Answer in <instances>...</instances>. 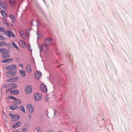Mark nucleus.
<instances>
[{
	"mask_svg": "<svg viewBox=\"0 0 132 132\" xmlns=\"http://www.w3.org/2000/svg\"><path fill=\"white\" fill-rule=\"evenodd\" d=\"M48 45L45 44H43L42 45H38V48L40 49L39 52L43 51L45 54H47L50 51V50L48 47Z\"/></svg>",
	"mask_w": 132,
	"mask_h": 132,
	"instance_id": "obj_1",
	"label": "nucleus"
},
{
	"mask_svg": "<svg viewBox=\"0 0 132 132\" xmlns=\"http://www.w3.org/2000/svg\"><path fill=\"white\" fill-rule=\"evenodd\" d=\"M3 34L4 35H6L9 37H10L11 36L13 37L15 36L14 34L13 33V31L10 30L8 31H3Z\"/></svg>",
	"mask_w": 132,
	"mask_h": 132,
	"instance_id": "obj_2",
	"label": "nucleus"
},
{
	"mask_svg": "<svg viewBox=\"0 0 132 132\" xmlns=\"http://www.w3.org/2000/svg\"><path fill=\"white\" fill-rule=\"evenodd\" d=\"M16 69V67L15 65H10L7 66L5 68V69L9 71L12 70Z\"/></svg>",
	"mask_w": 132,
	"mask_h": 132,
	"instance_id": "obj_3",
	"label": "nucleus"
},
{
	"mask_svg": "<svg viewBox=\"0 0 132 132\" xmlns=\"http://www.w3.org/2000/svg\"><path fill=\"white\" fill-rule=\"evenodd\" d=\"M44 40L45 44L49 46L52 43V42L53 41V40L51 38H45Z\"/></svg>",
	"mask_w": 132,
	"mask_h": 132,
	"instance_id": "obj_4",
	"label": "nucleus"
},
{
	"mask_svg": "<svg viewBox=\"0 0 132 132\" xmlns=\"http://www.w3.org/2000/svg\"><path fill=\"white\" fill-rule=\"evenodd\" d=\"M35 100L38 101L41 100L42 98V95L40 94L37 93L34 95Z\"/></svg>",
	"mask_w": 132,
	"mask_h": 132,
	"instance_id": "obj_5",
	"label": "nucleus"
},
{
	"mask_svg": "<svg viewBox=\"0 0 132 132\" xmlns=\"http://www.w3.org/2000/svg\"><path fill=\"white\" fill-rule=\"evenodd\" d=\"M40 87L41 90L42 91L45 93L47 92V89L46 86L43 84H42L41 85Z\"/></svg>",
	"mask_w": 132,
	"mask_h": 132,
	"instance_id": "obj_6",
	"label": "nucleus"
},
{
	"mask_svg": "<svg viewBox=\"0 0 132 132\" xmlns=\"http://www.w3.org/2000/svg\"><path fill=\"white\" fill-rule=\"evenodd\" d=\"M6 4L4 2L0 3V9L2 10H6Z\"/></svg>",
	"mask_w": 132,
	"mask_h": 132,
	"instance_id": "obj_7",
	"label": "nucleus"
},
{
	"mask_svg": "<svg viewBox=\"0 0 132 132\" xmlns=\"http://www.w3.org/2000/svg\"><path fill=\"white\" fill-rule=\"evenodd\" d=\"M16 72L15 71L11 72V71H9L6 72V76L7 77H10L11 76H13L15 75Z\"/></svg>",
	"mask_w": 132,
	"mask_h": 132,
	"instance_id": "obj_8",
	"label": "nucleus"
},
{
	"mask_svg": "<svg viewBox=\"0 0 132 132\" xmlns=\"http://www.w3.org/2000/svg\"><path fill=\"white\" fill-rule=\"evenodd\" d=\"M27 106L29 112L31 114H32L33 113L34 111V108L30 104L27 105Z\"/></svg>",
	"mask_w": 132,
	"mask_h": 132,
	"instance_id": "obj_9",
	"label": "nucleus"
},
{
	"mask_svg": "<svg viewBox=\"0 0 132 132\" xmlns=\"http://www.w3.org/2000/svg\"><path fill=\"white\" fill-rule=\"evenodd\" d=\"M32 88L30 86H27L25 88V90L27 94H29L32 91Z\"/></svg>",
	"mask_w": 132,
	"mask_h": 132,
	"instance_id": "obj_10",
	"label": "nucleus"
},
{
	"mask_svg": "<svg viewBox=\"0 0 132 132\" xmlns=\"http://www.w3.org/2000/svg\"><path fill=\"white\" fill-rule=\"evenodd\" d=\"M17 79V77H16L15 78H12L7 79L6 81L8 82H13L16 81Z\"/></svg>",
	"mask_w": 132,
	"mask_h": 132,
	"instance_id": "obj_11",
	"label": "nucleus"
},
{
	"mask_svg": "<svg viewBox=\"0 0 132 132\" xmlns=\"http://www.w3.org/2000/svg\"><path fill=\"white\" fill-rule=\"evenodd\" d=\"M42 75L41 72L40 71H38L35 73V77L36 78H39Z\"/></svg>",
	"mask_w": 132,
	"mask_h": 132,
	"instance_id": "obj_12",
	"label": "nucleus"
},
{
	"mask_svg": "<svg viewBox=\"0 0 132 132\" xmlns=\"http://www.w3.org/2000/svg\"><path fill=\"white\" fill-rule=\"evenodd\" d=\"M26 70L28 72H30L31 71V66L30 64H28L26 66Z\"/></svg>",
	"mask_w": 132,
	"mask_h": 132,
	"instance_id": "obj_13",
	"label": "nucleus"
},
{
	"mask_svg": "<svg viewBox=\"0 0 132 132\" xmlns=\"http://www.w3.org/2000/svg\"><path fill=\"white\" fill-rule=\"evenodd\" d=\"M19 33L21 37L24 39H26V37L23 31L21 30H19Z\"/></svg>",
	"mask_w": 132,
	"mask_h": 132,
	"instance_id": "obj_14",
	"label": "nucleus"
},
{
	"mask_svg": "<svg viewBox=\"0 0 132 132\" xmlns=\"http://www.w3.org/2000/svg\"><path fill=\"white\" fill-rule=\"evenodd\" d=\"M0 52L2 53H7L9 52V51L7 49L3 48L0 49Z\"/></svg>",
	"mask_w": 132,
	"mask_h": 132,
	"instance_id": "obj_15",
	"label": "nucleus"
},
{
	"mask_svg": "<svg viewBox=\"0 0 132 132\" xmlns=\"http://www.w3.org/2000/svg\"><path fill=\"white\" fill-rule=\"evenodd\" d=\"M13 60V58H10L5 59L2 60V63H5L7 62H9L10 61H12Z\"/></svg>",
	"mask_w": 132,
	"mask_h": 132,
	"instance_id": "obj_16",
	"label": "nucleus"
},
{
	"mask_svg": "<svg viewBox=\"0 0 132 132\" xmlns=\"http://www.w3.org/2000/svg\"><path fill=\"white\" fill-rule=\"evenodd\" d=\"M19 44L20 46L22 47H24L26 45L25 42L22 40H20L19 41Z\"/></svg>",
	"mask_w": 132,
	"mask_h": 132,
	"instance_id": "obj_17",
	"label": "nucleus"
},
{
	"mask_svg": "<svg viewBox=\"0 0 132 132\" xmlns=\"http://www.w3.org/2000/svg\"><path fill=\"white\" fill-rule=\"evenodd\" d=\"M18 108V106L14 104L13 105L10 106H9V109L13 110H15Z\"/></svg>",
	"mask_w": 132,
	"mask_h": 132,
	"instance_id": "obj_18",
	"label": "nucleus"
},
{
	"mask_svg": "<svg viewBox=\"0 0 132 132\" xmlns=\"http://www.w3.org/2000/svg\"><path fill=\"white\" fill-rule=\"evenodd\" d=\"M21 124V123L20 122H16L13 125L12 127L13 128H16L18 127Z\"/></svg>",
	"mask_w": 132,
	"mask_h": 132,
	"instance_id": "obj_19",
	"label": "nucleus"
},
{
	"mask_svg": "<svg viewBox=\"0 0 132 132\" xmlns=\"http://www.w3.org/2000/svg\"><path fill=\"white\" fill-rule=\"evenodd\" d=\"M20 73L21 76L23 77H24L26 75V72L24 70H20Z\"/></svg>",
	"mask_w": 132,
	"mask_h": 132,
	"instance_id": "obj_20",
	"label": "nucleus"
},
{
	"mask_svg": "<svg viewBox=\"0 0 132 132\" xmlns=\"http://www.w3.org/2000/svg\"><path fill=\"white\" fill-rule=\"evenodd\" d=\"M20 109L21 111L23 113H26L24 108L23 106L22 105L20 106Z\"/></svg>",
	"mask_w": 132,
	"mask_h": 132,
	"instance_id": "obj_21",
	"label": "nucleus"
},
{
	"mask_svg": "<svg viewBox=\"0 0 132 132\" xmlns=\"http://www.w3.org/2000/svg\"><path fill=\"white\" fill-rule=\"evenodd\" d=\"M36 34L37 36V39L40 38L42 37V35L41 34L38 32V31H37Z\"/></svg>",
	"mask_w": 132,
	"mask_h": 132,
	"instance_id": "obj_22",
	"label": "nucleus"
},
{
	"mask_svg": "<svg viewBox=\"0 0 132 132\" xmlns=\"http://www.w3.org/2000/svg\"><path fill=\"white\" fill-rule=\"evenodd\" d=\"M2 56L3 58H8L10 57V55L9 54H2Z\"/></svg>",
	"mask_w": 132,
	"mask_h": 132,
	"instance_id": "obj_23",
	"label": "nucleus"
},
{
	"mask_svg": "<svg viewBox=\"0 0 132 132\" xmlns=\"http://www.w3.org/2000/svg\"><path fill=\"white\" fill-rule=\"evenodd\" d=\"M12 44L13 46L16 49H17L18 50H19V47L17 46L16 44L14 43V42H12Z\"/></svg>",
	"mask_w": 132,
	"mask_h": 132,
	"instance_id": "obj_24",
	"label": "nucleus"
},
{
	"mask_svg": "<svg viewBox=\"0 0 132 132\" xmlns=\"http://www.w3.org/2000/svg\"><path fill=\"white\" fill-rule=\"evenodd\" d=\"M11 94H16L18 93L19 91L17 90L16 89L15 90L11 91Z\"/></svg>",
	"mask_w": 132,
	"mask_h": 132,
	"instance_id": "obj_25",
	"label": "nucleus"
},
{
	"mask_svg": "<svg viewBox=\"0 0 132 132\" xmlns=\"http://www.w3.org/2000/svg\"><path fill=\"white\" fill-rule=\"evenodd\" d=\"M17 86L16 84L12 83L11 84V88H16Z\"/></svg>",
	"mask_w": 132,
	"mask_h": 132,
	"instance_id": "obj_26",
	"label": "nucleus"
},
{
	"mask_svg": "<svg viewBox=\"0 0 132 132\" xmlns=\"http://www.w3.org/2000/svg\"><path fill=\"white\" fill-rule=\"evenodd\" d=\"M6 43L5 41H0V46H4L6 45Z\"/></svg>",
	"mask_w": 132,
	"mask_h": 132,
	"instance_id": "obj_27",
	"label": "nucleus"
},
{
	"mask_svg": "<svg viewBox=\"0 0 132 132\" xmlns=\"http://www.w3.org/2000/svg\"><path fill=\"white\" fill-rule=\"evenodd\" d=\"M10 5L13 6L15 4V0H10Z\"/></svg>",
	"mask_w": 132,
	"mask_h": 132,
	"instance_id": "obj_28",
	"label": "nucleus"
},
{
	"mask_svg": "<svg viewBox=\"0 0 132 132\" xmlns=\"http://www.w3.org/2000/svg\"><path fill=\"white\" fill-rule=\"evenodd\" d=\"M16 101V103H15V104H16V105H19L20 104L21 101L19 99H17V100H15Z\"/></svg>",
	"mask_w": 132,
	"mask_h": 132,
	"instance_id": "obj_29",
	"label": "nucleus"
},
{
	"mask_svg": "<svg viewBox=\"0 0 132 132\" xmlns=\"http://www.w3.org/2000/svg\"><path fill=\"white\" fill-rule=\"evenodd\" d=\"M1 12L2 15L3 17H5L6 16V14L4 11H1Z\"/></svg>",
	"mask_w": 132,
	"mask_h": 132,
	"instance_id": "obj_30",
	"label": "nucleus"
},
{
	"mask_svg": "<svg viewBox=\"0 0 132 132\" xmlns=\"http://www.w3.org/2000/svg\"><path fill=\"white\" fill-rule=\"evenodd\" d=\"M9 98L13 100H17V99L14 96H10L9 97Z\"/></svg>",
	"mask_w": 132,
	"mask_h": 132,
	"instance_id": "obj_31",
	"label": "nucleus"
},
{
	"mask_svg": "<svg viewBox=\"0 0 132 132\" xmlns=\"http://www.w3.org/2000/svg\"><path fill=\"white\" fill-rule=\"evenodd\" d=\"M19 116L17 115L16 116L15 115V118H13L14 119V120L15 121H16L18 120H19Z\"/></svg>",
	"mask_w": 132,
	"mask_h": 132,
	"instance_id": "obj_32",
	"label": "nucleus"
},
{
	"mask_svg": "<svg viewBox=\"0 0 132 132\" xmlns=\"http://www.w3.org/2000/svg\"><path fill=\"white\" fill-rule=\"evenodd\" d=\"M36 22L37 23V26L38 27V26H40L41 24V23L38 20H37L36 21Z\"/></svg>",
	"mask_w": 132,
	"mask_h": 132,
	"instance_id": "obj_33",
	"label": "nucleus"
},
{
	"mask_svg": "<svg viewBox=\"0 0 132 132\" xmlns=\"http://www.w3.org/2000/svg\"><path fill=\"white\" fill-rule=\"evenodd\" d=\"M9 115L10 117L12 118H15V114H13L11 113H10Z\"/></svg>",
	"mask_w": 132,
	"mask_h": 132,
	"instance_id": "obj_34",
	"label": "nucleus"
},
{
	"mask_svg": "<svg viewBox=\"0 0 132 132\" xmlns=\"http://www.w3.org/2000/svg\"><path fill=\"white\" fill-rule=\"evenodd\" d=\"M27 48L29 51L31 52L32 51V49L30 48V44L28 45V46Z\"/></svg>",
	"mask_w": 132,
	"mask_h": 132,
	"instance_id": "obj_35",
	"label": "nucleus"
},
{
	"mask_svg": "<svg viewBox=\"0 0 132 132\" xmlns=\"http://www.w3.org/2000/svg\"><path fill=\"white\" fill-rule=\"evenodd\" d=\"M9 17L12 19V21H13V19L15 18L14 16L11 15H10Z\"/></svg>",
	"mask_w": 132,
	"mask_h": 132,
	"instance_id": "obj_36",
	"label": "nucleus"
},
{
	"mask_svg": "<svg viewBox=\"0 0 132 132\" xmlns=\"http://www.w3.org/2000/svg\"><path fill=\"white\" fill-rule=\"evenodd\" d=\"M22 131L23 132H25L27 130V129L26 128H23L21 129Z\"/></svg>",
	"mask_w": 132,
	"mask_h": 132,
	"instance_id": "obj_37",
	"label": "nucleus"
},
{
	"mask_svg": "<svg viewBox=\"0 0 132 132\" xmlns=\"http://www.w3.org/2000/svg\"><path fill=\"white\" fill-rule=\"evenodd\" d=\"M36 130L37 132H41L42 129L41 128H38L36 129Z\"/></svg>",
	"mask_w": 132,
	"mask_h": 132,
	"instance_id": "obj_38",
	"label": "nucleus"
},
{
	"mask_svg": "<svg viewBox=\"0 0 132 132\" xmlns=\"http://www.w3.org/2000/svg\"><path fill=\"white\" fill-rule=\"evenodd\" d=\"M46 132H54V130L51 129H49Z\"/></svg>",
	"mask_w": 132,
	"mask_h": 132,
	"instance_id": "obj_39",
	"label": "nucleus"
},
{
	"mask_svg": "<svg viewBox=\"0 0 132 132\" xmlns=\"http://www.w3.org/2000/svg\"><path fill=\"white\" fill-rule=\"evenodd\" d=\"M4 29L2 27H0V31H3L4 30Z\"/></svg>",
	"mask_w": 132,
	"mask_h": 132,
	"instance_id": "obj_40",
	"label": "nucleus"
},
{
	"mask_svg": "<svg viewBox=\"0 0 132 132\" xmlns=\"http://www.w3.org/2000/svg\"><path fill=\"white\" fill-rule=\"evenodd\" d=\"M0 40H4L3 37L1 35H0Z\"/></svg>",
	"mask_w": 132,
	"mask_h": 132,
	"instance_id": "obj_41",
	"label": "nucleus"
},
{
	"mask_svg": "<svg viewBox=\"0 0 132 132\" xmlns=\"http://www.w3.org/2000/svg\"><path fill=\"white\" fill-rule=\"evenodd\" d=\"M3 86L5 88H7L8 87L7 85L6 84H4L3 85Z\"/></svg>",
	"mask_w": 132,
	"mask_h": 132,
	"instance_id": "obj_42",
	"label": "nucleus"
},
{
	"mask_svg": "<svg viewBox=\"0 0 132 132\" xmlns=\"http://www.w3.org/2000/svg\"><path fill=\"white\" fill-rule=\"evenodd\" d=\"M10 90V89H8L6 90V92L7 93H8L9 92V91Z\"/></svg>",
	"mask_w": 132,
	"mask_h": 132,
	"instance_id": "obj_43",
	"label": "nucleus"
},
{
	"mask_svg": "<svg viewBox=\"0 0 132 132\" xmlns=\"http://www.w3.org/2000/svg\"><path fill=\"white\" fill-rule=\"evenodd\" d=\"M4 23L5 25H6L7 26H8V24L7 22H4Z\"/></svg>",
	"mask_w": 132,
	"mask_h": 132,
	"instance_id": "obj_44",
	"label": "nucleus"
},
{
	"mask_svg": "<svg viewBox=\"0 0 132 132\" xmlns=\"http://www.w3.org/2000/svg\"><path fill=\"white\" fill-rule=\"evenodd\" d=\"M19 65L20 67H21L22 68L23 67V65L22 64H19Z\"/></svg>",
	"mask_w": 132,
	"mask_h": 132,
	"instance_id": "obj_45",
	"label": "nucleus"
},
{
	"mask_svg": "<svg viewBox=\"0 0 132 132\" xmlns=\"http://www.w3.org/2000/svg\"><path fill=\"white\" fill-rule=\"evenodd\" d=\"M20 131L18 130H15L14 131H13V132H20Z\"/></svg>",
	"mask_w": 132,
	"mask_h": 132,
	"instance_id": "obj_46",
	"label": "nucleus"
},
{
	"mask_svg": "<svg viewBox=\"0 0 132 132\" xmlns=\"http://www.w3.org/2000/svg\"><path fill=\"white\" fill-rule=\"evenodd\" d=\"M33 20H32V21H31V25H33Z\"/></svg>",
	"mask_w": 132,
	"mask_h": 132,
	"instance_id": "obj_47",
	"label": "nucleus"
},
{
	"mask_svg": "<svg viewBox=\"0 0 132 132\" xmlns=\"http://www.w3.org/2000/svg\"><path fill=\"white\" fill-rule=\"evenodd\" d=\"M58 132H63V131H59Z\"/></svg>",
	"mask_w": 132,
	"mask_h": 132,
	"instance_id": "obj_48",
	"label": "nucleus"
}]
</instances>
